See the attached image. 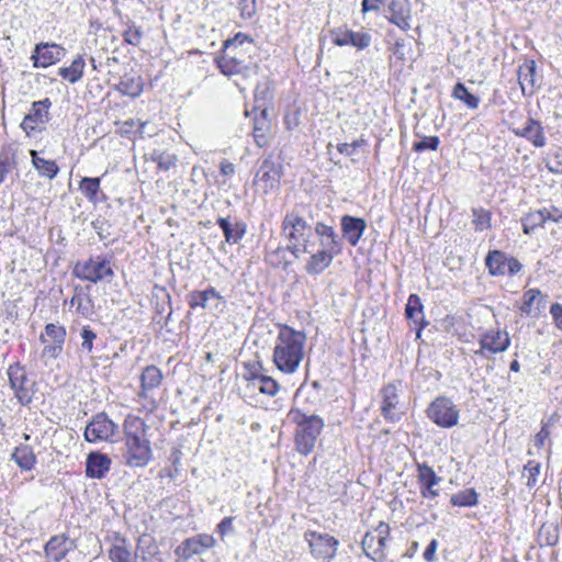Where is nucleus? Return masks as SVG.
Returning <instances> with one entry per match:
<instances>
[{"label":"nucleus","instance_id":"nucleus-56","mask_svg":"<svg viewBox=\"0 0 562 562\" xmlns=\"http://www.w3.org/2000/svg\"><path fill=\"white\" fill-rule=\"evenodd\" d=\"M123 36L125 42L132 45H138L142 37V32L139 27H130L128 30L123 31Z\"/></svg>","mask_w":562,"mask_h":562},{"label":"nucleus","instance_id":"nucleus-60","mask_svg":"<svg viewBox=\"0 0 562 562\" xmlns=\"http://www.w3.org/2000/svg\"><path fill=\"white\" fill-rule=\"evenodd\" d=\"M522 268V265L514 257L507 259L505 274L514 276L518 273Z\"/></svg>","mask_w":562,"mask_h":562},{"label":"nucleus","instance_id":"nucleus-49","mask_svg":"<svg viewBox=\"0 0 562 562\" xmlns=\"http://www.w3.org/2000/svg\"><path fill=\"white\" fill-rule=\"evenodd\" d=\"M473 224L476 231H484L491 226V213L483 209H473Z\"/></svg>","mask_w":562,"mask_h":562},{"label":"nucleus","instance_id":"nucleus-4","mask_svg":"<svg viewBox=\"0 0 562 562\" xmlns=\"http://www.w3.org/2000/svg\"><path fill=\"white\" fill-rule=\"evenodd\" d=\"M428 418L441 428H451L459 422V408L446 396L436 397L428 406Z\"/></svg>","mask_w":562,"mask_h":562},{"label":"nucleus","instance_id":"nucleus-54","mask_svg":"<svg viewBox=\"0 0 562 562\" xmlns=\"http://www.w3.org/2000/svg\"><path fill=\"white\" fill-rule=\"evenodd\" d=\"M80 336L82 338L81 348L83 350H87L88 352L92 351L93 340L97 338V335L94 331L89 329L88 327H83Z\"/></svg>","mask_w":562,"mask_h":562},{"label":"nucleus","instance_id":"nucleus-51","mask_svg":"<svg viewBox=\"0 0 562 562\" xmlns=\"http://www.w3.org/2000/svg\"><path fill=\"white\" fill-rule=\"evenodd\" d=\"M440 144L438 136H425L422 140L415 142L413 145L414 151H424V150H436Z\"/></svg>","mask_w":562,"mask_h":562},{"label":"nucleus","instance_id":"nucleus-58","mask_svg":"<svg viewBox=\"0 0 562 562\" xmlns=\"http://www.w3.org/2000/svg\"><path fill=\"white\" fill-rule=\"evenodd\" d=\"M550 313L555 326L562 330V304L553 303L550 307Z\"/></svg>","mask_w":562,"mask_h":562},{"label":"nucleus","instance_id":"nucleus-59","mask_svg":"<svg viewBox=\"0 0 562 562\" xmlns=\"http://www.w3.org/2000/svg\"><path fill=\"white\" fill-rule=\"evenodd\" d=\"M548 169L552 173H562V153L554 154Z\"/></svg>","mask_w":562,"mask_h":562},{"label":"nucleus","instance_id":"nucleus-64","mask_svg":"<svg viewBox=\"0 0 562 562\" xmlns=\"http://www.w3.org/2000/svg\"><path fill=\"white\" fill-rule=\"evenodd\" d=\"M437 548L438 541L436 539H432L424 552V559L428 562H432L435 560Z\"/></svg>","mask_w":562,"mask_h":562},{"label":"nucleus","instance_id":"nucleus-55","mask_svg":"<svg viewBox=\"0 0 562 562\" xmlns=\"http://www.w3.org/2000/svg\"><path fill=\"white\" fill-rule=\"evenodd\" d=\"M364 143L363 139H357L352 143H341L338 144L337 149L340 154H344L346 156H352L356 150Z\"/></svg>","mask_w":562,"mask_h":562},{"label":"nucleus","instance_id":"nucleus-12","mask_svg":"<svg viewBox=\"0 0 562 562\" xmlns=\"http://www.w3.org/2000/svg\"><path fill=\"white\" fill-rule=\"evenodd\" d=\"M378 535L367 532L362 539L361 546L367 557L373 561H382L384 559V548L386 537L389 536V525L381 522L375 529Z\"/></svg>","mask_w":562,"mask_h":562},{"label":"nucleus","instance_id":"nucleus-16","mask_svg":"<svg viewBox=\"0 0 562 562\" xmlns=\"http://www.w3.org/2000/svg\"><path fill=\"white\" fill-rule=\"evenodd\" d=\"M510 344L509 336L506 331L488 330L480 337L481 348L475 351V355L486 357V352L499 353L504 352Z\"/></svg>","mask_w":562,"mask_h":562},{"label":"nucleus","instance_id":"nucleus-10","mask_svg":"<svg viewBox=\"0 0 562 562\" xmlns=\"http://www.w3.org/2000/svg\"><path fill=\"white\" fill-rule=\"evenodd\" d=\"M282 176V164L274 161L271 157H267L256 175V180L260 183L263 191L268 193L279 190Z\"/></svg>","mask_w":562,"mask_h":562},{"label":"nucleus","instance_id":"nucleus-37","mask_svg":"<svg viewBox=\"0 0 562 562\" xmlns=\"http://www.w3.org/2000/svg\"><path fill=\"white\" fill-rule=\"evenodd\" d=\"M162 380L161 371L155 366H148L144 369L140 381L143 390H151L157 387Z\"/></svg>","mask_w":562,"mask_h":562},{"label":"nucleus","instance_id":"nucleus-31","mask_svg":"<svg viewBox=\"0 0 562 562\" xmlns=\"http://www.w3.org/2000/svg\"><path fill=\"white\" fill-rule=\"evenodd\" d=\"M105 473V456L90 452L86 461V474L89 477L101 479Z\"/></svg>","mask_w":562,"mask_h":562},{"label":"nucleus","instance_id":"nucleus-5","mask_svg":"<svg viewBox=\"0 0 562 562\" xmlns=\"http://www.w3.org/2000/svg\"><path fill=\"white\" fill-rule=\"evenodd\" d=\"M221 72L228 77H239L241 80H250L258 75L259 66L250 56L248 60L238 61L235 57H231V52L223 53L216 60Z\"/></svg>","mask_w":562,"mask_h":562},{"label":"nucleus","instance_id":"nucleus-38","mask_svg":"<svg viewBox=\"0 0 562 562\" xmlns=\"http://www.w3.org/2000/svg\"><path fill=\"white\" fill-rule=\"evenodd\" d=\"M406 317L415 324H420L424 319L423 304L417 294H411L405 308Z\"/></svg>","mask_w":562,"mask_h":562},{"label":"nucleus","instance_id":"nucleus-53","mask_svg":"<svg viewBox=\"0 0 562 562\" xmlns=\"http://www.w3.org/2000/svg\"><path fill=\"white\" fill-rule=\"evenodd\" d=\"M153 160L157 162L158 167L164 170H168L175 165L176 158L172 155L164 153H153Z\"/></svg>","mask_w":562,"mask_h":562},{"label":"nucleus","instance_id":"nucleus-1","mask_svg":"<svg viewBox=\"0 0 562 562\" xmlns=\"http://www.w3.org/2000/svg\"><path fill=\"white\" fill-rule=\"evenodd\" d=\"M306 336L288 325L280 327L273 348V363L283 373H294L304 357Z\"/></svg>","mask_w":562,"mask_h":562},{"label":"nucleus","instance_id":"nucleus-50","mask_svg":"<svg viewBox=\"0 0 562 562\" xmlns=\"http://www.w3.org/2000/svg\"><path fill=\"white\" fill-rule=\"evenodd\" d=\"M244 43L251 45L252 41L247 35H245L243 33H238L233 38H228L227 41L224 42L223 53L231 52L234 48L245 49L243 47Z\"/></svg>","mask_w":562,"mask_h":562},{"label":"nucleus","instance_id":"nucleus-7","mask_svg":"<svg viewBox=\"0 0 562 562\" xmlns=\"http://www.w3.org/2000/svg\"><path fill=\"white\" fill-rule=\"evenodd\" d=\"M305 539L314 558L328 562L336 555L339 541L335 537L328 533L307 531Z\"/></svg>","mask_w":562,"mask_h":562},{"label":"nucleus","instance_id":"nucleus-62","mask_svg":"<svg viewBox=\"0 0 562 562\" xmlns=\"http://www.w3.org/2000/svg\"><path fill=\"white\" fill-rule=\"evenodd\" d=\"M140 562H164L162 558L159 554L157 547H153V550L149 549L148 557L143 553L140 555Z\"/></svg>","mask_w":562,"mask_h":562},{"label":"nucleus","instance_id":"nucleus-24","mask_svg":"<svg viewBox=\"0 0 562 562\" xmlns=\"http://www.w3.org/2000/svg\"><path fill=\"white\" fill-rule=\"evenodd\" d=\"M74 542L65 535H57L49 539L45 546V554L54 562H60L74 549Z\"/></svg>","mask_w":562,"mask_h":562},{"label":"nucleus","instance_id":"nucleus-3","mask_svg":"<svg viewBox=\"0 0 562 562\" xmlns=\"http://www.w3.org/2000/svg\"><path fill=\"white\" fill-rule=\"evenodd\" d=\"M108 86L123 95L135 98L140 94V77L133 72L128 64H121L115 57L108 58Z\"/></svg>","mask_w":562,"mask_h":562},{"label":"nucleus","instance_id":"nucleus-52","mask_svg":"<svg viewBox=\"0 0 562 562\" xmlns=\"http://www.w3.org/2000/svg\"><path fill=\"white\" fill-rule=\"evenodd\" d=\"M243 18H251L256 13V0H235Z\"/></svg>","mask_w":562,"mask_h":562},{"label":"nucleus","instance_id":"nucleus-25","mask_svg":"<svg viewBox=\"0 0 562 562\" xmlns=\"http://www.w3.org/2000/svg\"><path fill=\"white\" fill-rule=\"evenodd\" d=\"M389 11L391 13L390 22L404 31L411 29V5L408 0H391Z\"/></svg>","mask_w":562,"mask_h":562},{"label":"nucleus","instance_id":"nucleus-45","mask_svg":"<svg viewBox=\"0 0 562 562\" xmlns=\"http://www.w3.org/2000/svg\"><path fill=\"white\" fill-rule=\"evenodd\" d=\"M46 337H48L52 340V342L64 344L66 337V329L63 326L47 324L45 326V334H42L40 336L41 341L46 344L48 341Z\"/></svg>","mask_w":562,"mask_h":562},{"label":"nucleus","instance_id":"nucleus-39","mask_svg":"<svg viewBox=\"0 0 562 562\" xmlns=\"http://www.w3.org/2000/svg\"><path fill=\"white\" fill-rule=\"evenodd\" d=\"M269 126L267 110H262L261 117H256L254 123V137L259 147H263L267 144L266 131L269 130Z\"/></svg>","mask_w":562,"mask_h":562},{"label":"nucleus","instance_id":"nucleus-14","mask_svg":"<svg viewBox=\"0 0 562 562\" xmlns=\"http://www.w3.org/2000/svg\"><path fill=\"white\" fill-rule=\"evenodd\" d=\"M331 42L337 46L351 45L364 49L371 44V35L367 32H353L348 27H337L330 31Z\"/></svg>","mask_w":562,"mask_h":562},{"label":"nucleus","instance_id":"nucleus-57","mask_svg":"<svg viewBox=\"0 0 562 562\" xmlns=\"http://www.w3.org/2000/svg\"><path fill=\"white\" fill-rule=\"evenodd\" d=\"M233 517H225L222 519V521L217 525L216 531L220 533L222 538H224L227 533H231L234 531L233 527Z\"/></svg>","mask_w":562,"mask_h":562},{"label":"nucleus","instance_id":"nucleus-61","mask_svg":"<svg viewBox=\"0 0 562 562\" xmlns=\"http://www.w3.org/2000/svg\"><path fill=\"white\" fill-rule=\"evenodd\" d=\"M546 531V528L542 527L541 528V536L543 535V532ZM558 540H559V535H558V531H557V528L552 527V528H548L547 529V537H546V544L547 546H555L558 543Z\"/></svg>","mask_w":562,"mask_h":562},{"label":"nucleus","instance_id":"nucleus-18","mask_svg":"<svg viewBox=\"0 0 562 562\" xmlns=\"http://www.w3.org/2000/svg\"><path fill=\"white\" fill-rule=\"evenodd\" d=\"M512 132L518 137L526 138L536 147H543L547 143L541 123L532 117H529L524 126L513 127Z\"/></svg>","mask_w":562,"mask_h":562},{"label":"nucleus","instance_id":"nucleus-42","mask_svg":"<svg viewBox=\"0 0 562 562\" xmlns=\"http://www.w3.org/2000/svg\"><path fill=\"white\" fill-rule=\"evenodd\" d=\"M85 61L81 57H77L69 67L59 69V75L71 83L78 81L82 76Z\"/></svg>","mask_w":562,"mask_h":562},{"label":"nucleus","instance_id":"nucleus-63","mask_svg":"<svg viewBox=\"0 0 562 562\" xmlns=\"http://www.w3.org/2000/svg\"><path fill=\"white\" fill-rule=\"evenodd\" d=\"M299 244L300 243L291 241V245L286 246L285 248H288V251H291L295 258H299L301 252H305V254L311 252V250L308 249L307 243H303L302 249L300 248Z\"/></svg>","mask_w":562,"mask_h":562},{"label":"nucleus","instance_id":"nucleus-17","mask_svg":"<svg viewBox=\"0 0 562 562\" xmlns=\"http://www.w3.org/2000/svg\"><path fill=\"white\" fill-rule=\"evenodd\" d=\"M65 55V49L57 44H38L35 47L32 58L35 67L46 68L60 60Z\"/></svg>","mask_w":562,"mask_h":562},{"label":"nucleus","instance_id":"nucleus-35","mask_svg":"<svg viewBox=\"0 0 562 562\" xmlns=\"http://www.w3.org/2000/svg\"><path fill=\"white\" fill-rule=\"evenodd\" d=\"M549 217H550V215L548 214L547 209L530 212V213L526 214L521 218L524 233L530 234L537 227L543 226V224L548 221Z\"/></svg>","mask_w":562,"mask_h":562},{"label":"nucleus","instance_id":"nucleus-22","mask_svg":"<svg viewBox=\"0 0 562 562\" xmlns=\"http://www.w3.org/2000/svg\"><path fill=\"white\" fill-rule=\"evenodd\" d=\"M340 225L342 236L351 246H356L359 243L367 227L363 218L351 215H344L340 220Z\"/></svg>","mask_w":562,"mask_h":562},{"label":"nucleus","instance_id":"nucleus-2","mask_svg":"<svg viewBox=\"0 0 562 562\" xmlns=\"http://www.w3.org/2000/svg\"><path fill=\"white\" fill-rule=\"evenodd\" d=\"M289 419L297 426L295 432L296 450L304 456L312 452L316 439L319 436L324 420L318 415H307L300 408H291L288 414Z\"/></svg>","mask_w":562,"mask_h":562},{"label":"nucleus","instance_id":"nucleus-26","mask_svg":"<svg viewBox=\"0 0 562 562\" xmlns=\"http://www.w3.org/2000/svg\"><path fill=\"white\" fill-rule=\"evenodd\" d=\"M536 63L528 60L519 66L517 71L518 82L524 94H532L536 86Z\"/></svg>","mask_w":562,"mask_h":562},{"label":"nucleus","instance_id":"nucleus-27","mask_svg":"<svg viewBox=\"0 0 562 562\" xmlns=\"http://www.w3.org/2000/svg\"><path fill=\"white\" fill-rule=\"evenodd\" d=\"M337 256L336 254H330L326 249H321L317 252L313 254L307 261L305 266V271L308 274H319L322 273L326 268H328L334 257Z\"/></svg>","mask_w":562,"mask_h":562},{"label":"nucleus","instance_id":"nucleus-21","mask_svg":"<svg viewBox=\"0 0 562 562\" xmlns=\"http://www.w3.org/2000/svg\"><path fill=\"white\" fill-rule=\"evenodd\" d=\"M382 415L385 419L395 423L398 422L401 416L396 413L398 405V394L395 384L389 383L382 390Z\"/></svg>","mask_w":562,"mask_h":562},{"label":"nucleus","instance_id":"nucleus-19","mask_svg":"<svg viewBox=\"0 0 562 562\" xmlns=\"http://www.w3.org/2000/svg\"><path fill=\"white\" fill-rule=\"evenodd\" d=\"M74 271L80 279L98 282L102 280L105 274V259L98 257L97 260L89 259L83 262H78Z\"/></svg>","mask_w":562,"mask_h":562},{"label":"nucleus","instance_id":"nucleus-43","mask_svg":"<svg viewBox=\"0 0 562 562\" xmlns=\"http://www.w3.org/2000/svg\"><path fill=\"white\" fill-rule=\"evenodd\" d=\"M536 303H537V310H540V307L543 306L541 291L538 289H530V290L526 291L524 294V304L520 307L521 313H524L526 315H530L531 308H532L533 304H536Z\"/></svg>","mask_w":562,"mask_h":562},{"label":"nucleus","instance_id":"nucleus-8","mask_svg":"<svg viewBox=\"0 0 562 562\" xmlns=\"http://www.w3.org/2000/svg\"><path fill=\"white\" fill-rule=\"evenodd\" d=\"M215 543L216 541L212 535L200 533L182 541L175 553L179 560H194V557H201Z\"/></svg>","mask_w":562,"mask_h":562},{"label":"nucleus","instance_id":"nucleus-23","mask_svg":"<svg viewBox=\"0 0 562 562\" xmlns=\"http://www.w3.org/2000/svg\"><path fill=\"white\" fill-rule=\"evenodd\" d=\"M315 233L319 237L322 249H326L330 254L339 255L342 250V243L334 227L318 222L315 226Z\"/></svg>","mask_w":562,"mask_h":562},{"label":"nucleus","instance_id":"nucleus-47","mask_svg":"<svg viewBox=\"0 0 562 562\" xmlns=\"http://www.w3.org/2000/svg\"><path fill=\"white\" fill-rule=\"evenodd\" d=\"M81 193L90 201H94L100 189V178H83L80 181Z\"/></svg>","mask_w":562,"mask_h":562},{"label":"nucleus","instance_id":"nucleus-33","mask_svg":"<svg viewBox=\"0 0 562 562\" xmlns=\"http://www.w3.org/2000/svg\"><path fill=\"white\" fill-rule=\"evenodd\" d=\"M507 259L505 252L491 250L485 258V265L492 276H505Z\"/></svg>","mask_w":562,"mask_h":562},{"label":"nucleus","instance_id":"nucleus-32","mask_svg":"<svg viewBox=\"0 0 562 562\" xmlns=\"http://www.w3.org/2000/svg\"><path fill=\"white\" fill-rule=\"evenodd\" d=\"M105 436V414H98L93 420L88 424L85 430V438L89 442L103 440Z\"/></svg>","mask_w":562,"mask_h":562},{"label":"nucleus","instance_id":"nucleus-6","mask_svg":"<svg viewBox=\"0 0 562 562\" xmlns=\"http://www.w3.org/2000/svg\"><path fill=\"white\" fill-rule=\"evenodd\" d=\"M8 376L19 402L22 405L31 403L34 395L35 383L29 379L25 369L19 363L12 364L8 369Z\"/></svg>","mask_w":562,"mask_h":562},{"label":"nucleus","instance_id":"nucleus-48","mask_svg":"<svg viewBox=\"0 0 562 562\" xmlns=\"http://www.w3.org/2000/svg\"><path fill=\"white\" fill-rule=\"evenodd\" d=\"M539 473L540 463L535 460L528 461L527 464L524 467L522 475L527 476L526 485L529 488H532L537 485Z\"/></svg>","mask_w":562,"mask_h":562},{"label":"nucleus","instance_id":"nucleus-29","mask_svg":"<svg viewBox=\"0 0 562 562\" xmlns=\"http://www.w3.org/2000/svg\"><path fill=\"white\" fill-rule=\"evenodd\" d=\"M251 382L254 387H257L262 394L274 396L280 389L278 382L271 376L250 372V375L246 378Z\"/></svg>","mask_w":562,"mask_h":562},{"label":"nucleus","instance_id":"nucleus-30","mask_svg":"<svg viewBox=\"0 0 562 562\" xmlns=\"http://www.w3.org/2000/svg\"><path fill=\"white\" fill-rule=\"evenodd\" d=\"M32 156V165L40 176L53 179L57 176L59 168L54 160H47L38 156L36 150H30Z\"/></svg>","mask_w":562,"mask_h":562},{"label":"nucleus","instance_id":"nucleus-44","mask_svg":"<svg viewBox=\"0 0 562 562\" xmlns=\"http://www.w3.org/2000/svg\"><path fill=\"white\" fill-rule=\"evenodd\" d=\"M16 167V155L12 149H5L0 154V184L7 175Z\"/></svg>","mask_w":562,"mask_h":562},{"label":"nucleus","instance_id":"nucleus-13","mask_svg":"<svg viewBox=\"0 0 562 562\" xmlns=\"http://www.w3.org/2000/svg\"><path fill=\"white\" fill-rule=\"evenodd\" d=\"M282 228L290 241L307 243L312 235L311 226L295 212L288 213L284 216Z\"/></svg>","mask_w":562,"mask_h":562},{"label":"nucleus","instance_id":"nucleus-34","mask_svg":"<svg viewBox=\"0 0 562 562\" xmlns=\"http://www.w3.org/2000/svg\"><path fill=\"white\" fill-rule=\"evenodd\" d=\"M12 459L22 470H31L36 463V457L33 449L27 445L16 447L12 453Z\"/></svg>","mask_w":562,"mask_h":562},{"label":"nucleus","instance_id":"nucleus-15","mask_svg":"<svg viewBox=\"0 0 562 562\" xmlns=\"http://www.w3.org/2000/svg\"><path fill=\"white\" fill-rule=\"evenodd\" d=\"M188 303L191 308L202 307L213 312H222L225 306V301L214 288L191 292Z\"/></svg>","mask_w":562,"mask_h":562},{"label":"nucleus","instance_id":"nucleus-41","mask_svg":"<svg viewBox=\"0 0 562 562\" xmlns=\"http://www.w3.org/2000/svg\"><path fill=\"white\" fill-rule=\"evenodd\" d=\"M450 503L453 506L460 507H472L477 504V493L474 488H467L457 494H453L450 498Z\"/></svg>","mask_w":562,"mask_h":562},{"label":"nucleus","instance_id":"nucleus-36","mask_svg":"<svg viewBox=\"0 0 562 562\" xmlns=\"http://www.w3.org/2000/svg\"><path fill=\"white\" fill-rule=\"evenodd\" d=\"M452 98L463 102L471 110L477 109L480 104V98L469 92L468 88L462 82L454 85Z\"/></svg>","mask_w":562,"mask_h":562},{"label":"nucleus","instance_id":"nucleus-9","mask_svg":"<svg viewBox=\"0 0 562 562\" xmlns=\"http://www.w3.org/2000/svg\"><path fill=\"white\" fill-rule=\"evenodd\" d=\"M125 464L131 468H143L151 460L150 443L145 438H131L125 441Z\"/></svg>","mask_w":562,"mask_h":562},{"label":"nucleus","instance_id":"nucleus-20","mask_svg":"<svg viewBox=\"0 0 562 562\" xmlns=\"http://www.w3.org/2000/svg\"><path fill=\"white\" fill-rule=\"evenodd\" d=\"M418 480L420 483V494L424 498H435L439 495L435 486L441 481L431 467L426 463L418 464Z\"/></svg>","mask_w":562,"mask_h":562},{"label":"nucleus","instance_id":"nucleus-11","mask_svg":"<svg viewBox=\"0 0 562 562\" xmlns=\"http://www.w3.org/2000/svg\"><path fill=\"white\" fill-rule=\"evenodd\" d=\"M52 102L48 98L32 103L29 114L25 115L21 127L30 134L32 131H41L49 121V108Z\"/></svg>","mask_w":562,"mask_h":562},{"label":"nucleus","instance_id":"nucleus-46","mask_svg":"<svg viewBox=\"0 0 562 562\" xmlns=\"http://www.w3.org/2000/svg\"><path fill=\"white\" fill-rule=\"evenodd\" d=\"M288 248L278 247L277 249L267 254L266 260L272 267H283L286 268L291 261L286 259Z\"/></svg>","mask_w":562,"mask_h":562},{"label":"nucleus","instance_id":"nucleus-28","mask_svg":"<svg viewBox=\"0 0 562 562\" xmlns=\"http://www.w3.org/2000/svg\"><path fill=\"white\" fill-rule=\"evenodd\" d=\"M216 223L222 228L228 244H237L246 233V225L241 222L232 223L229 218L218 217Z\"/></svg>","mask_w":562,"mask_h":562},{"label":"nucleus","instance_id":"nucleus-40","mask_svg":"<svg viewBox=\"0 0 562 562\" xmlns=\"http://www.w3.org/2000/svg\"><path fill=\"white\" fill-rule=\"evenodd\" d=\"M144 423L138 417L128 416L124 422L125 441L131 438H145Z\"/></svg>","mask_w":562,"mask_h":562}]
</instances>
